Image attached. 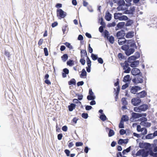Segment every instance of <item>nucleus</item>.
<instances>
[{
    "label": "nucleus",
    "mask_w": 157,
    "mask_h": 157,
    "mask_svg": "<svg viewBox=\"0 0 157 157\" xmlns=\"http://www.w3.org/2000/svg\"><path fill=\"white\" fill-rule=\"evenodd\" d=\"M136 53L137 55H138V57H137V56H132L130 57L129 58L131 59L132 60H136L137 58L139 57H140V54L138 52H136Z\"/></svg>",
    "instance_id": "23"
},
{
    "label": "nucleus",
    "mask_w": 157,
    "mask_h": 157,
    "mask_svg": "<svg viewBox=\"0 0 157 157\" xmlns=\"http://www.w3.org/2000/svg\"><path fill=\"white\" fill-rule=\"evenodd\" d=\"M141 102V99L138 98H134L131 100L132 104L135 106H138Z\"/></svg>",
    "instance_id": "4"
},
{
    "label": "nucleus",
    "mask_w": 157,
    "mask_h": 157,
    "mask_svg": "<svg viewBox=\"0 0 157 157\" xmlns=\"http://www.w3.org/2000/svg\"><path fill=\"white\" fill-rule=\"evenodd\" d=\"M140 72V70L137 68H133L131 71L132 74L133 75H136L139 74Z\"/></svg>",
    "instance_id": "9"
},
{
    "label": "nucleus",
    "mask_w": 157,
    "mask_h": 157,
    "mask_svg": "<svg viewBox=\"0 0 157 157\" xmlns=\"http://www.w3.org/2000/svg\"><path fill=\"white\" fill-rule=\"evenodd\" d=\"M124 140H125L122 139H119L118 141V144H121L123 143L126 144L127 143V142H125Z\"/></svg>",
    "instance_id": "43"
},
{
    "label": "nucleus",
    "mask_w": 157,
    "mask_h": 157,
    "mask_svg": "<svg viewBox=\"0 0 157 157\" xmlns=\"http://www.w3.org/2000/svg\"><path fill=\"white\" fill-rule=\"evenodd\" d=\"M43 42V40L42 39H40L38 41V45L39 46L42 44Z\"/></svg>",
    "instance_id": "63"
},
{
    "label": "nucleus",
    "mask_w": 157,
    "mask_h": 157,
    "mask_svg": "<svg viewBox=\"0 0 157 157\" xmlns=\"http://www.w3.org/2000/svg\"><path fill=\"white\" fill-rule=\"evenodd\" d=\"M133 23V21L132 20H128L125 24L126 26H129L131 25Z\"/></svg>",
    "instance_id": "29"
},
{
    "label": "nucleus",
    "mask_w": 157,
    "mask_h": 157,
    "mask_svg": "<svg viewBox=\"0 0 157 157\" xmlns=\"http://www.w3.org/2000/svg\"><path fill=\"white\" fill-rule=\"evenodd\" d=\"M138 94L140 98H143L146 95H147V94L145 91L143 90L138 93Z\"/></svg>",
    "instance_id": "17"
},
{
    "label": "nucleus",
    "mask_w": 157,
    "mask_h": 157,
    "mask_svg": "<svg viewBox=\"0 0 157 157\" xmlns=\"http://www.w3.org/2000/svg\"><path fill=\"white\" fill-rule=\"evenodd\" d=\"M81 54H84L86 57L88 56L86 51V50H82L81 51Z\"/></svg>",
    "instance_id": "55"
},
{
    "label": "nucleus",
    "mask_w": 157,
    "mask_h": 157,
    "mask_svg": "<svg viewBox=\"0 0 157 157\" xmlns=\"http://www.w3.org/2000/svg\"><path fill=\"white\" fill-rule=\"evenodd\" d=\"M122 104L124 105H126L128 104V102L126 101V98H123L121 99Z\"/></svg>",
    "instance_id": "31"
},
{
    "label": "nucleus",
    "mask_w": 157,
    "mask_h": 157,
    "mask_svg": "<svg viewBox=\"0 0 157 157\" xmlns=\"http://www.w3.org/2000/svg\"><path fill=\"white\" fill-rule=\"evenodd\" d=\"M83 145V144L82 142H78L75 143V145L76 147H79L82 146Z\"/></svg>",
    "instance_id": "48"
},
{
    "label": "nucleus",
    "mask_w": 157,
    "mask_h": 157,
    "mask_svg": "<svg viewBox=\"0 0 157 157\" xmlns=\"http://www.w3.org/2000/svg\"><path fill=\"white\" fill-rule=\"evenodd\" d=\"M84 82L83 81L79 82L77 83V85L79 86H82L84 84Z\"/></svg>",
    "instance_id": "60"
},
{
    "label": "nucleus",
    "mask_w": 157,
    "mask_h": 157,
    "mask_svg": "<svg viewBox=\"0 0 157 157\" xmlns=\"http://www.w3.org/2000/svg\"><path fill=\"white\" fill-rule=\"evenodd\" d=\"M135 8L133 7L131 8L129 10H127L126 11V13L129 14H133V12L134 11Z\"/></svg>",
    "instance_id": "24"
},
{
    "label": "nucleus",
    "mask_w": 157,
    "mask_h": 157,
    "mask_svg": "<svg viewBox=\"0 0 157 157\" xmlns=\"http://www.w3.org/2000/svg\"><path fill=\"white\" fill-rule=\"evenodd\" d=\"M75 95L76 96H77L78 99L79 100H81L82 99L83 95L82 94H76Z\"/></svg>",
    "instance_id": "37"
},
{
    "label": "nucleus",
    "mask_w": 157,
    "mask_h": 157,
    "mask_svg": "<svg viewBox=\"0 0 157 157\" xmlns=\"http://www.w3.org/2000/svg\"><path fill=\"white\" fill-rule=\"evenodd\" d=\"M132 117L135 119L138 118L142 117V115L141 114L135 113H132Z\"/></svg>",
    "instance_id": "16"
},
{
    "label": "nucleus",
    "mask_w": 157,
    "mask_h": 157,
    "mask_svg": "<svg viewBox=\"0 0 157 157\" xmlns=\"http://www.w3.org/2000/svg\"><path fill=\"white\" fill-rule=\"evenodd\" d=\"M95 98L94 95H88L87 97V98L88 100H94Z\"/></svg>",
    "instance_id": "33"
},
{
    "label": "nucleus",
    "mask_w": 157,
    "mask_h": 157,
    "mask_svg": "<svg viewBox=\"0 0 157 157\" xmlns=\"http://www.w3.org/2000/svg\"><path fill=\"white\" fill-rule=\"evenodd\" d=\"M125 33L124 31L123 30L118 32L117 33V36L118 39H121L124 38L123 37L125 35Z\"/></svg>",
    "instance_id": "7"
},
{
    "label": "nucleus",
    "mask_w": 157,
    "mask_h": 157,
    "mask_svg": "<svg viewBox=\"0 0 157 157\" xmlns=\"http://www.w3.org/2000/svg\"><path fill=\"white\" fill-rule=\"evenodd\" d=\"M91 57L92 59L93 60H95L97 59H98V55H95L94 54L92 53L91 54Z\"/></svg>",
    "instance_id": "38"
},
{
    "label": "nucleus",
    "mask_w": 157,
    "mask_h": 157,
    "mask_svg": "<svg viewBox=\"0 0 157 157\" xmlns=\"http://www.w3.org/2000/svg\"><path fill=\"white\" fill-rule=\"evenodd\" d=\"M80 62L81 63L82 65H84L85 63V60L82 58L80 60Z\"/></svg>",
    "instance_id": "57"
},
{
    "label": "nucleus",
    "mask_w": 157,
    "mask_h": 157,
    "mask_svg": "<svg viewBox=\"0 0 157 157\" xmlns=\"http://www.w3.org/2000/svg\"><path fill=\"white\" fill-rule=\"evenodd\" d=\"M129 84L128 83H125L124 85H122L121 89L124 90L128 86Z\"/></svg>",
    "instance_id": "44"
},
{
    "label": "nucleus",
    "mask_w": 157,
    "mask_h": 157,
    "mask_svg": "<svg viewBox=\"0 0 157 157\" xmlns=\"http://www.w3.org/2000/svg\"><path fill=\"white\" fill-rule=\"evenodd\" d=\"M49 77V75L48 74H46L44 76V78L45 79L44 81V82L48 85H50L51 84V82L48 79Z\"/></svg>",
    "instance_id": "13"
},
{
    "label": "nucleus",
    "mask_w": 157,
    "mask_h": 157,
    "mask_svg": "<svg viewBox=\"0 0 157 157\" xmlns=\"http://www.w3.org/2000/svg\"><path fill=\"white\" fill-rule=\"evenodd\" d=\"M86 62L88 66H91V61L88 56L87 57Z\"/></svg>",
    "instance_id": "42"
},
{
    "label": "nucleus",
    "mask_w": 157,
    "mask_h": 157,
    "mask_svg": "<svg viewBox=\"0 0 157 157\" xmlns=\"http://www.w3.org/2000/svg\"><path fill=\"white\" fill-rule=\"evenodd\" d=\"M132 81L133 83L136 84L142 83L143 82V77L140 76L133 78Z\"/></svg>",
    "instance_id": "6"
},
{
    "label": "nucleus",
    "mask_w": 157,
    "mask_h": 157,
    "mask_svg": "<svg viewBox=\"0 0 157 157\" xmlns=\"http://www.w3.org/2000/svg\"><path fill=\"white\" fill-rule=\"evenodd\" d=\"M78 100H79L78 99H73V102L74 103H75L76 104H78V103H79L80 104H81V102L80 101H79Z\"/></svg>",
    "instance_id": "52"
},
{
    "label": "nucleus",
    "mask_w": 157,
    "mask_h": 157,
    "mask_svg": "<svg viewBox=\"0 0 157 157\" xmlns=\"http://www.w3.org/2000/svg\"><path fill=\"white\" fill-rule=\"evenodd\" d=\"M126 131L124 129H121L120 131V133L121 135H123L125 134Z\"/></svg>",
    "instance_id": "49"
},
{
    "label": "nucleus",
    "mask_w": 157,
    "mask_h": 157,
    "mask_svg": "<svg viewBox=\"0 0 157 157\" xmlns=\"http://www.w3.org/2000/svg\"><path fill=\"white\" fill-rule=\"evenodd\" d=\"M141 88L138 86H136L132 87L131 89V92L133 94H135L138 90H141Z\"/></svg>",
    "instance_id": "8"
},
{
    "label": "nucleus",
    "mask_w": 157,
    "mask_h": 157,
    "mask_svg": "<svg viewBox=\"0 0 157 157\" xmlns=\"http://www.w3.org/2000/svg\"><path fill=\"white\" fill-rule=\"evenodd\" d=\"M133 110L134 111L136 112H141L140 109L139 108V106L138 107H135L134 108Z\"/></svg>",
    "instance_id": "45"
},
{
    "label": "nucleus",
    "mask_w": 157,
    "mask_h": 157,
    "mask_svg": "<svg viewBox=\"0 0 157 157\" xmlns=\"http://www.w3.org/2000/svg\"><path fill=\"white\" fill-rule=\"evenodd\" d=\"M44 55L45 56H47L48 55V53L47 48H44Z\"/></svg>",
    "instance_id": "47"
},
{
    "label": "nucleus",
    "mask_w": 157,
    "mask_h": 157,
    "mask_svg": "<svg viewBox=\"0 0 157 157\" xmlns=\"http://www.w3.org/2000/svg\"><path fill=\"white\" fill-rule=\"evenodd\" d=\"M150 154L151 156H153L154 157H157V152L154 153L152 151H151L150 152Z\"/></svg>",
    "instance_id": "51"
},
{
    "label": "nucleus",
    "mask_w": 157,
    "mask_h": 157,
    "mask_svg": "<svg viewBox=\"0 0 157 157\" xmlns=\"http://www.w3.org/2000/svg\"><path fill=\"white\" fill-rule=\"evenodd\" d=\"M118 57L120 60H121L122 59H124V56L123 55V54L121 53H119L118 56Z\"/></svg>",
    "instance_id": "32"
},
{
    "label": "nucleus",
    "mask_w": 157,
    "mask_h": 157,
    "mask_svg": "<svg viewBox=\"0 0 157 157\" xmlns=\"http://www.w3.org/2000/svg\"><path fill=\"white\" fill-rule=\"evenodd\" d=\"M100 119L103 121H105L106 120L107 118L105 115L104 114H102L100 116Z\"/></svg>",
    "instance_id": "39"
},
{
    "label": "nucleus",
    "mask_w": 157,
    "mask_h": 157,
    "mask_svg": "<svg viewBox=\"0 0 157 157\" xmlns=\"http://www.w3.org/2000/svg\"><path fill=\"white\" fill-rule=\"evenodd\" d=\"M118 4L119 6H121V5H124L125 4V2L124 0H120L118 2Z\"/></svg>",
    "instance_id": "53"
},
{
    "label": "nucleus",
    "mask_w": 157,
    "mask_h": 157,
    "mask_svg": "<svg viewBox=\"0 0 157 157\" xmlns=\"http://www.w3.org/2000/svg\"><path fill=\"white\" fill-rule=\"evenodd\" d=\"M82 116L83 118L86 119L88 117V114L87 113H82Z\"/></svg>",
    "instance_id": "50"
},
{
    "label": "nucleus",
    "mask_w": 157,
    "mask_h": 157,
    "mask_svg": "<svg viewBox=\"0 0 157 157\" xmlns=\"http://www.w3.org/2000/svg\"><path fill=\"white\" fill-rule=\"evenodd\" d=\"M68 58V56L67 54H65L61 57L62 60L64 62H65Z\"/></svg>",
    "instance_id": "26"
},
{
    "label": "nucleus",
    "mask_w": 157,
    "mask_h": 157,
    "mask_svg": "<svg viewBox=\"0 0 157 157\" xmlns=\"http://www.w3.org/2000/svg\"><path fill=\"white\" fill-rule=\"evenodd\" d=\"M67 64L70 66H71L74 65V62L73 60H69L67 62Z\"/></svg>",
    "instance_id": "30"
},
{
    "label": "nucleus",
    "mask_w": 157,
    "mask_h": 157,
    "mask_svg": "<svg viewBox=\"0 0 157 157\" xmlns=\"http://www.w3.org/2000/svg\"><path fill=\"white\" fill-rule=\"evenodd\" d=\"M56 13L57 17L59 19L64 18L67 15V13L61 9L57 10Z\"/></svg>",
    "instance_id": "3"
},
{
    "label": "nucleus",
    "mask_w": 157,
    "mask_h": 157,
    "mask_svg": "<svg viewBox=\"0 0 157 157\" xmlns=\"http://www.w3.org/2000/svg\"><path fill=\"white\" fill-rule=\"evenodd\" d=\"M119 79L118 78L117 79V82H115L114 84V86H118L119 85Z\"/></svg>",
    "instance_id": "59"
},
{
    "label": "nucleus",
    "mask_w": 157,
    "mask_h": 157,
    "mask_svg": "<svg viewBox=\"0 0 157 157\" xmlns=\"http://www.w3.org/2000/svg\"><path fill=\"white\" fill-rule=\"evenodd\" d=\"M121 13H116L114 14V18L116 20H118L120 21L128 20V18L126 16L122 15Z\"/></svg>",
    "instance_id": "2"
},
{
    "label": "nucleus",
    "mask_w": 157,
    "mask_h": 157,
    "mask_svg": "<svg viewBox=\"0 0 157 157\" xmlns=\"http://www.w3.org/2000/svg\"><path fill=\"white\" fill-rule=\"evenodd\" d=\"M87 73L84 69H82V73L80 75L81 78H83L84 76H86Z\"/></svg>",
    "instance_id": "25"
},
{
    "label": "nucleus",
    "mask_w": 157,
    "mask_h": 157,
    "mask_svg": "<svg viewBox=\"0 0 157 157\" xmlns=\"http://www.w3.org/2000/svg\"><path fill=\"white\" fill-rule=\"evenodd\" d=\"M129 118L127 116L123 115L121 119V121H128Z\"/></svg>",
    "instance_id": "27"
},
{
    "label": "nucleus",
    "mask_w": 157,
    "mask_h": 157,
    "mask_svg": "<svg viewBox=\"0 0 157 157\" xmlns=\"http://www.w3.org/2000/svg\"><path fill=\"white\" fill-rule=\"evenodd\" d=\"M93 49L90 47V44H89L88 45V52L90 53H92L93 52Z\"/></svg>",
    "instance_id": "56"
},
{
    "label": "nucleus",
    "mask_w": 157,
    "mask_h": 157,
    "mask_svg": "<svg viewBox=\"0 0 157 157\" xmlns=\"http://www.w3.org/2000/svg\"><path fill=\"white\" fill-rule=\"evenodd\" d=\"M120 64L123 70H124L123 71L124 73H128L130 72L131 69L129 67V64L128 63V61L126 60L124 63H121Z\"/></svg>",
    "instance_id": "1"
},
{
    "label": "nucleus",
    "mask_w": 157,
    "mask_h": 157,
    "mask_svg": "<svg viewBox=\"0 0 157 157\" xmlns=\"http://www.w3.org/2000/svg\"><path fill=\"white\" fill-rule=\"evenodd\" d=\"M141 111H145L148 108V105L146 104H144L139 106Z\"/></svg>",
    "instance_id": "10"
},
{
    "label": "nucleus",
    "mask_w": 157,
    "mask_h": 157,
    "mask_svg": "<svg viewBox=\"0 0 157 157\" xmlns=\"http://www.w3.org/2000/svg\"><path fill=\"white\" fill-rule=\"evenodd\" d=\"M109 41L111 44H113L114 41V37L112 36H110L109 38Z\"/></svg>",
    "instance_id": "35"
},
{
    "label": "nucleus",
    "mask_w": 157,
    "mask_h": 157,
    "mask_svg": "<svg viewBox=\"0 0 157 157\" xmlns=\"http://www.w3.org/2000/svg\"><path fill=\"white\" fill-rule=\"evenodd\" d=\"M125 23L124 22H119L117 25V27L118 29H122L125 25Z\"/></svg>",
    "instance_id": "22"
},
{
    "label": "nucleus",
    "mask_w": 157,
    "mask_h": 157,
    "mask_svg": "<svg viewBox=\"0 0 157 157\" xmlns=\"http://www.w3.org/2000/svg\"><path fill=\"white\" fill-rule=\"evenodd\" d=\"M63 73H62V76L63 78H65L67 76V74H68L69 73V70L67 68H64L63 70Z\"/></svg>",
    "instance_id": "19"
},
{
    "label": "nucleus",
    "mask_w": 157,
    "mask_h": 157,
    "mask_svg": "<svg viewBox=\"0 0 157 157\" xmlns=\"http://www.w3.org/2000/svg\"><path fill=\"white\" fill-rule=\"evenodd\" d=\"M112 15L109 12H108L106 13L105 16V19L107 21H109L111 20Z\"/></svg>",
    "instance_id": "15"
},
{
    "label": "nucleus",
    "mask_w": 157,
    "mask_h": 157,
    "mask_svg": "<svg viewBox=\"0 0 157 157\" xmlns=\"http://www.w3.org/2000/svg\"><path fill=\"white\" fill-rule=\"evenodd\" d=\"M76 106V105L73 103L71 104L70 105H68V108L69 110L70 111H72L73 110Z\"/></svg>",
    "instance_id": "21"
},
{
    "label": "nucleus",
    "mask_w": 157,
    "mask_h": 157,
    "mask_svg": "<svg viewBox=\"0 0 157 157\" xmlns=\"http://www.w3.org/2000/svg\"><path fill=\"white\" fill-rule=\"evenodd\" d=\"M58 23L56 22H54V23H52L51 26L52 28H54L58 25Z\"/></svg>",
    "instance_id": "64"
},
{
    "label": "nucleus",
    "mask_w": 157,
    "mask_h": 157,
    "mask_svg": "<svg viewBox=\"0 0 157 157\" xmlns=\"http://www.w3.org/2000/svg\"><path fill=\"white\" fill-rule=\"evenodd\" d=\"M131 80V78H130V75H127L124 76L123 81L125 82H130Z\"/></svg>",
    "instance_id": "14"
},
{
    "label": "nucleus",
    "mask_w": 157,
    "mask_h": 157,
    "mask_svg": "<svg viewBox=\"0 0 157 157\" xmlns=\"http://www.w3.org/2000/svg\"><path fill=\"white\" fill-rule=\"evenodd\" d=\"M137 130L138 132H142V135H144L147 134V130L145 128H141L140 125H137Z\"/></svg>",
    "instance_id": "5"
},
{
    "label": "nucleus",
    "mask_w": 157,
    "mask_h": 157,
    "mask_svg": "<svg viewBox=\"0 0 157 157\" xmlns=\"http://www.w3.org/2000/svg\"><path fill=\"white\" fill-rule=\"evenodd\" d=\"M131 146L129 147H128L126 149L124 150L122 152V153L123 154H125L126 152H128L130 151L131 150Z\"/></svg>",
    "instance_id": "41"
},
{
    "label": "nucleus",
    "mask_w": 157,
    "mask_h": 157,
    "mask_svg": "<svg viewBox=\"0 0 157 157\" xmlns=\"http://www.w3.org/2000/svg\"><path fill=\"white\" fill-rule=\"evenodd\" d=\"M135 51V50L133 48L128 49L125 52V53L126 55L127 56H129L132 53H133Z\"/></svg>",
    "instance_id": "11"
},
{
    "label": "nucleus",
    "mask_w": 157,
    "mask_h": 157,
    "mask_svg": "<svg viewBox=\"0 0 157 157\" xmlns=\"http://www.w3.org/2000/svg\"><path fill=\"white\" fill-rule=\"evenodd\" d=\"M64 152L67 155V156H70V151L67 149H66L64 150Z\"/></svg>",
    "instance_id": "61"
},
{
    "label": "nucleus",
    "mask_w": 157,
    "mask_h": 157,
    "mask_svg": "<svg viewBox=\"0 0 157 157\" xmlns=\"http://www.w3.org/2000/svg\"><path fill=\"white\" fill-rule=\"evenodd\" d=\"M139 61H135L132 62L130 66L132 67H136L137 66L139 65Z\"/></svg>",
    "instance_id": "18"
},
{
    "label": "nucleus",
    "mask_w": 157,
    "mask_h": 157,
    "mask_svg": "<svg viewBox=\"0 0 157 157\" xmlns=\"http://www.w3.org/2000/svg\"><path fill=\"white\" fill-rule=\"evenodd\" d=\"M134 36V32L131 31L128 32L126 35L125 36L127 38H131Z\"/></svg>",
    "instance_id": "12"
},
{
    "label": "nucleus",
    "mask_w": 157,
    "mask_h": 157,
    "mask_svg": "<svg viewBox=\"0 0 157 157\" xmlns=\"http://www.w3.org/2000/svg\"><path fill=\"white\" fill-rule=\"evenodd\" d=\"M114 133L115 132L113 130L110 129L108 134V136L109 137H111L114 135Z\"/></svg>",
    "instance_id": "36"
},
{
    "label": "nucleus",
    "mask_w": 157,
    "mask_h": 157,
    "mask_svg": "<svg viewBox=\"0 0 157 157\" xmlns=\"http://www.w3.org/2000/svg\"><path fill=\"white\" fill-rule=\"evenodd\" d=\"M109 32L107 30H105V36L108 39L109 37Z\"/></svg>",
    "instance_id": "62"
},
{
    "label": "nucleus",
    "mask_w": 157,
    "mask_h": 157,
    "mask_svg": "<svg viewBox=\"0 0 157 157\" xmlns=\"http://www.w3.org/2000/svg\"><path fill=\"white\" fill-rule=\"evenodd\" d=\"M68 84L69 85H74L76 84V81L74 78L71 79L68 82Z\"/></svg>",
    "instance_id": "28"
},
{
    "label": "nucleus",
    "mask_w": 157,
    "mask_h": 157,
    "mask_svg": "<svg viewBox=\"0 0 157 157\" xmlns=\"http://www.w3.org/2000/svg\"><path fill=\"white\" fill-rule=\"evenodd\" d=\"M63 44L70 49H73L72 46L71 45L70 43L67 42H66L65 43H63Z\"/></svg>",
    "instance_id": "34"
},
{
    "label": "nucleus",
    "mask_w": 157,
    "mask_h": 157,
    "mask_svg": "<svg viewBox=\"0 0 157 157\" xmlns=\"http://www.w3.org/2000/svg\"><path fill=\"white\" fill-rule=\"evenodd\" d=\"M121 49L125 51H126L129 49V46L128 45H124L121 47Z\"/></svg>",
    "instance_id": "40"
},
{
    "label": "nucleus",
    "mask_w": 157,
    "mask_h": 157,
    "mask_svg": "<svg viewBox=\"0 0 157 157\" xmlns=\"http://www.w3.org/2000/svg\"><path fill=\"white\" fill-rule=\"evenodd\" d=\"M98 63L101 64H102L103 63V60L101 58H98Z\"/></svg>",
    "instance_id": "58"
},
{
    "label": "nucleus",
    "mask_w": 157,
    "mask_h": 157,
    "mask_svg": "<svg viewBox=\"0 0 157 157\" xmlns=\"http://www.w3.org/2000/svg\"><path fill=\"white\" fill-rule=\"evenodd\" d=\"M119 128H123L124 127L123 122L121 121L119 124Z\"/></svg>",
    "instance_id": "46"
},
{
    "label": "nucleus",
    "mask_w": 157,
    "mask_h": 157,
    "mask_svg": "<svg viewBox=\"0 0 157 157\" xmlns=\"http://www.w3.org/2000/svg\"><path fill=\"white\" fill-rule=\"evenodd\" d=\"M146 138L148 139L152 138V134H150L147 135L146 136Z\"/></svg>",
    "instance_id": "54"
},
{
    "label": "nucleus",
    "mask_w": 157,
    "mask_h": 157,
    "mask_svg": "<svg viewBox=\"0 0 157 157\" xmlns=\"http://www.w3.org/2000/svg\"><path fill=\"white\" fill-rule=\"evenodd\" d=\"M118 40V44L120 45H122L125 43L126 40L124 38L119 39Z\"/></svg>",
    "instance_id": "20"
}]
</instances>
